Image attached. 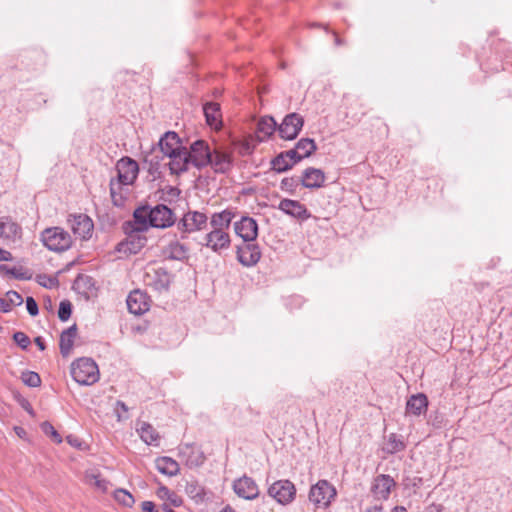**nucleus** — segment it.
<instances>
[{"label": "nucleus", "instance_id": "obj_62", "mask_svg": "<svg viewBox=\"0 0 512 512\" xmlns=\"http://www.w3.org/2000/svg\"><path fill=\"white\" fill-rule=\"evenodd\" d=\"M243 150L245 151V153H251L253 150V147H251L248 143H246L243 145Z\"/></svg>", "mask_w": 512, "mask_h": 512}, {"label": "nucleus", "instance_id": "obj_58", "mask_svg": "<svg viewBox=\"0 0 512 512\" xmlns=\"http://www.w3.org/2000/svg\"><path fill=\"white\" fill-rule=\"evenodd\" d=\"M365 512H382L381 506H374L369 509H367Z\"/></svg>", "mask_w": 512, "mask_h": 512}, {"label": "nucleus", "instance_id": "obj_11", "mask_svg": "<svg viewBox=\"0 0 512 512\" xmlns=\"http://www.w3.org/2000/svg\"><path fill=\"white\" fill-rule=\"evenodd\" d=\"M236 253L238 261L245 267L255 266L261 258L260 248L253 242H245L238 246Z\"/></svg>", "mask_w": 512, "mask_h": 512}, {"label": "nucleus", "instance_id": "obj_14", "mask_svg": "<svg viewBox=\"0 0 512 512\" xmlns=\"http://www.w3.org/2000/svg\"><path fill=\"white\" fill-rule=\"evenodd\" d=\"M169 162L165 164V166L169 167L170 173L179 175L189 170V167L192 166L190 159L188 148L183 146L177 152L169 155Z\"/></svg>", "mask_w": 512, "mask_h": 512}, {"label": "nucleus", "instance_id": "obj_42", "mask_svg": "<svg viewBox=\"0 0 512 512\" xmlns=\"http://www.w3.org/2000/svg\"><path fill=\"white\" fill-rule=\"evenodd\" d=\"M157 496L162 500H168L173 506L179 507L182 504L181 498L166 486H160L156 492Z\"/></svg>", "mask_w": 512, "mask_h": 512}, {"label": "nucleus", "instance_id": "obj_31", "mask_svg": "<svg viewBox=\"0 0 512 512\" xmlns=\"http://www.w3.org/2000/svg\"><path fill=\"white\" fill-rule=\"evenodd\" d=\"M136 431L146 444L157 445L160 436L151 424L147 422H138L136 424Z\"/></svg>", "mask_w": 512, "mask_h": 512}, {"label": "nucleus", "instance_id": "obj_53", "mask_svg": "<svg viewBox=\"0 0 512 512\" xmlns=\"http://www.w3.org/2000/svg\"><path fill=\"white\" fill-rule=\"evenodd\" d=\"M116 413H117V416H118V420H121L122 418H127L126 416H123L121 412L123 413H127L128 412V407L127 405L122 402V401H117L116 402Z\"/></svg>", "mask_w": 512, "mask_h": 512}, {"label": "nucleus", "instance_id": "obj_3", "mask_svg": "<svg viewBox=\"0 0 512 512\" xmlns=\"http://www.w3.org/2000/svg\"><path fill=\"white\" fill-rule=\"evenodd\" d=\"M208 217L199 211H188L177 223V229L184 239L187 234L201 231L207 226Z\"/></svg>", "mask_w": 512, "mask_h": 512}, {"label": "nucleus", "instance_id": "obj_57", "mask_svg": "<svg viewBox=\"0 0 512 512\" xmlns=\"http://www.w3.org/2000/svg\"><path fill=\"white\" fill-rule=\"evenodd\" d=\"M35 343H36V345L38 346V348L40 350H44L45 349V343H44V341L42 340L41 337H36L35 338Z\"/></svg>", "mask_w": 512, "mask_h": 512}, {"label": "nucleus", "instance_id": "obj_7", "mask_svg": "<svg viewBox=\"0 0 512 512\" xmlns=\"http://www.w3.org/2000/svg\"><path fill=\"white\" fill-rule=\"evenodd\" d=\"M304 125V119L297 113L286 115L282 123L278 126V132L281 138L285 140L295 139Z\"/></svg>", "mask_w": 512, "mask_h": 512}, {"label": "nucleus", "instance_id": "obj_9", "mask_svg": "<svg viewBox=\"0 0 512 512\" xmlns=\"http://www.w3.org/2000/svg\"><path fill=\"white\" fill-rule=\"evenodd\" d=\"M151 219V209L147 206L137 208L133 213V221H128L124 225L126 233H142L148 230Z\"/></svg>", "mask_w": 512, "mask_h": 512}, {"label": "nucleus", "instance_id": "obj_44", "mask_svg": "<svg viewBox=\"0 0 512 512\" xmlns=\"http://www.w3.org/2000/svg\"><path fill=\"white\" fill-rule=\"evenodd\" d=\"M114 499L124 507H132L135 502L134 497L125 489H117L114 492Z\"/></svg>", "mask_w": 512, "mask_h": 512}, {"label": "nucleus", "instance_id": "obj_56", "mask_svg": "<svg viewBox=\"0 0 512 512\" xmlns=\"http://www.w3.org/2000/svg\"><path fill=\"white\" fill-rule=\"evenodd\" d=\"M12 259L13 256L9 251L0 248V261H11Z\"/></svg>", "mask_w": 512, "mask_h": 512}, {"label": "nucleus", "instance_id": "obj_18", "mask_svg": "<svg viewBox=\"0 0 512 512\" xmlns=\"http://www.w3.org/2000/svg\"><path fill=\"white\" fill-rule=\"evenodd\" d=\"M233 490L239 497L246 500H253L259 496L258 485L248 476H243L235 480Z\"/></svg>", "mask_w": 512, "mask_h": 512}, {"label": "nucleus", "instance_id": "obj_52", "mask_svg": "<svg viewBox=\"0 0 512 512\" xmlns=\"http://www.w3.org/2000/svg\"><path fill=\"white\" fill-rule=\"evenodd\" d=\"M282 153L287 159L293 161V165H295L296 163H298L299 161L302 160V158L299 154V150H297L296 148L290 149V150L282 152Z\"/></svg>", "mask_w": 512, "mask_h": 512}, {"label": "nucleus", "instance_id": "obj_28", "mask_svg": "<svg viewBox=\"0 0 512 512\" xmlns=\"http://www.w3.org/2000/svg\"><path fill=\"white\" fill-rule=\"evenodd\" d=\"M428 406V399L426 395L419 393L412 395L406 403V413L414 416H420L426 412Z\"/></svg>", "mask_w": 512, "mask_h": 512}, {"label": "nucleus", "instance_id": "obj_5", "mask_svg": "<svg viewBox=\"0 0 512 512\" xmlns=\"http://www.w3.org/2000/svg\"><path fill=\"white\" fill-rule=\"evenodd\" d=\"M211 151L206 141L196 140L193 142L188 149L191 165L199 170L207 167L210 162Z\"/></svg>", "mask_w": 512, "mask_h": 512}, {"label": "nucleus", "instance_id": "obj_35", "mask_svg": "<svg viewBox=\"0 0 512 512\" xmlns=\"http://www.w3.org/2000/svg\"><path fill=\"white\" fill-rule=\"evenodd\" d=\"M156 468L160 473L170 477L177 475L180 470L178 462L170 457L157 458Z\"/></svg>", "mask_w": 512, "mask_h": 512}, {"label": "nucleus", "instance_id": "obj_40", "mask_svg": "<svg viewBox=\"0 0 512 512\" xmlns=\"http://www.w3.org/2000/svg\"><path fill=\"white\" fill-rule=\"evenodd\" d=\"M186 492L190 496V498L195 500L197 503L203 502L206 498L205 489L202 486H200L197 482L187 483Z\"/></svg>", "mask_w": 512, "mask_h": 512}, {"label": "nucleus", "instance_id": "obj_51", "mask_svg": "<svg viewBox=\"0 0 512 512\" xmlns=\"http://www.w3.org/2000/svg\"><path fill=\"white\" fill-rule=\"evenodd\" d=\"M26 309L31 316H36L38 314V304L33 297H28L26 299Z\"/></svg>", "mask_w": 512, "mask_h": 512}, {"label": "nucleus", "instance_id": "obj_38", "mask_svg": "<svg viewBox=\"0 0 512 512\" xmlns=\"http://www.w3.org/2000/svg\"><path fill=\"white\" fill-rule=\"evenodd\" d=\"M295 148L299 150V154L302 159L311 156L317 149L316 143L313 139L302 138L300 139Z\"/></svg>", "mask_w": 512, "mask_h": 512}, {"label": "nucleus", "instance_id": "obj_50", "mask_svg": "<svg viewBox=\"0 0 512 512\" xmlns=\"http://www.w3.org/2000/svg\"><path fill=\"white\" fill-rule=\"evenodd\" d=\"M299 180H296L295 178H284L281 181V189L285 191H293L294 188L297 186Z\"/></svg>", "mask_w": 512, "mask_h": 512}, {"label": "nucleus", "instance_id": "obj_16", "mask_svg": "<svg viewBox=\"0 0 512 512\" xmlns=\"http://www.w3.org/2000/svg\"><path fill=\"white\" fill-rule=\"evenodd\" d=\"M234 230L244 242H253L258 236V224L249 216H243L239 221H236Z\"/></svg>", "mask_w": 512, "mask_h": 512}, {"label": "nucleus", "instance_id": "obj_61", "mask_svg": "<svg viewBox=\"0 0 512 512\" xmlns=\"http://www.w3.org/2000/svg\"><path fill=\"white\" fill-rule=\"evenodd\" d=\"M333 35H334V42H335V45L337 46H340L343 44V41L337 36V34L335 32H333Z\"/></svg>", "mask_w": 512, "mask_h": 512}, {"label": "nucleus", "instance_id": "obj_22", "mask_svg": "<svg viewBox=\"0 0 512 512\" xmlns=\"http://www.w3.org/2000/svg\"><path fill=\"white\" fill-rule=\"evenodd\" d=\"M233 160L231 153L214 149L211 151L209 165L215 173H227L232 168Z\"/></svg>", "mask_w": 512, "mask_h": 512}, {"label": "nucleus", "instance_id": "obj_25", "mask_svg": "<svg viewBox=\"0 0 512 512\" xmlns=\"http://www.w3.org/2000/svg\"><path fill=\"white\" fill-rule=\"evenodd\" d=\"M126 302L129 312L135 315H141L149 309L148 296L140 290L130 292Z\"/></svg>", "mask_w": 512, "mask_h": 512}, {"label": "nucleus", "instance_id": "obj_37", "mask_svg": "<svg viewBox=\"0 0 512 512\" xmlns=\"http://www.w3.org/2000/svg\"><path fill=\"white\" fill-rule=\"evenodd\" d=\"M0 273L9 275L18 280H30L32 273L23 267H9L8 265H0Z\"/></svg>", "mask_w": 512, "mask_h": 512}, {"label": "nucleus", "instance_id": "obj_39", "mask_svg": "<svg viewBox=\"0 0 512 512\" xmlns=\"http://www.w3.org/2000/svg\"><path fill=\"white\" fill-rule=\"evenodd\" d=\"M163 160L159 157L154 150L149 156L146 157L145 163L148 164V172L154 179L159 178L161 175L160 161Z\"/></svg>", "mask_w": 512, "mask_h": 512}, {"label": "nucleus", "instance_id": "obj_64", "mask_svg": "<svg viewBox=\"0 0 512 512\" xmlns=\"http://www.w3.org/2000/svg\"><path fill=\"white\" fill-rule=\"evenodd\" d=\"M220 512H235L233 508H231L230 506H226L225 508H223Z\"/></svg>", "mask_w": 512, "mask_h": 512}, {"label": "nucleus", "instance_id": "obj_1", "mask_svg": "<svg viewBox=\"0 0 512 512\" xmlns=\"http://www.w3.org/2000/svg\"><path fill=\"white\" fill-rule=\"evenodd\" d=\"M71 376L80 385H92L99 380V369L91 358H79L71 364Z\"/></svg>", "mask_w": 512, "mask_h": 512}, {"label": "nucleus", "instance_id": "obj_47", "mask_svg": "<svg viewBox=\"0 0 512 512\" xmlns=\"http://www.w3.org/2000/svg\"><path fill=\"white\" fill-rule=\"evenodd\" d=\"M72 313V304L68 300H63L59 304L58 317L61 321H67Z\"/></svg>", "mask_w": 512, "mask_h": 512}, {"label": "nucleus", "instance_id": "obj_55", "mask_svg": "<svg viewBox=\"0 0 512 512\" xmlns=\"http://www.w3.org/2000/svg\"><path fill=\"white\" fill-rule=\"evenodd\" d=\"M11 310V304H9L7 298H0V311L7 313Z\"/></svg>", "mask_w": 512, "mask_h": 512}, {"label": "nucleus", "instance_id": "obj_48", "mask_svg": "<svg viewBox=\"0 0 512 512\" xmlns=\"http://www.w3.org/2000/svg\"><path fill=\"white\" fill-rule=\"evenodd\" d=\"M13 340L19 347L24 350L27 349L31 343L30 338L25 333L20 331L13 334Z\"/></svg>", "mask_w": 512, "mask_h": 512}, {"label": "nucleus", "instance_id": "obj_6", "mask_svg": "<svg viewBox=\"0 0 512 512\" xmlns=\"http://www.w3.org/2000/svg\"><path fill=\"white\" fill-rule=\"evenodd\" d=\"M116 170L117 178L115 180L130 186L135 182L138 176L139 166L135 160L124 157L117 162Z\"/></svg>", "mask_w": 512, "mask_h": 512}, {"label": "nucleus", "instance_id": "obj_34", "mask_svg": "<svg viewBox=\"0 0 512 512\" xmlns=\"http://www.w3.org/2000/svg\"><path fill=\"white\" fill-rule=\"evenodd\" d=\"M76 335H77L76 325H73V326L67 328L66 330H64L61 333L59 346H60V352L64 357H66L70 354Z\"/></svg>", "mask_w": 512, "mask_h": 512}, {"label": "nucleus", "instance_id": "obj_10", "mask_svg": "<svg viewBox=\"0 0 512 512\" xmlns=\"http://www.w3.org/2000/svg\"><path fill=\"white\" fill-rule=\"evenodd\" d=\"M151 209L150 225L155 228H167L175 223L173 211L164 204H158Z\"/></svg>", "mask_w": 512, "mask_h": 512}, {"label": "nucleus", "instance_id": "obj_60", "mask_svg": "<svg viewBox=\"0 0 512 512\" xmlns=\"http://www.w3.org/2000/svg\"><path fill=\"white\" fill-rule=\"evenodd\" d=\"M392 512H407V510L404 506H395L392 509Z\"/></svg>", "mask_w": 512, "mask_h": 512}, {"label": "nucleus", "instance_id": "obj_45", "mask_svg": "<svg viewBox=\"0 0 512 512\" xmlns=\"http://www.w3.org/2000/svg\"><path fill=\"white\" fill-rule=\"evenodd\" d=\"M22 382L29 387H39L41 385V378L38 373L33 371H23L21 374Z\"/></svg>", "mask_w": 512, "mask_h": 512}, {"label": "nucleus", "instance_id": "obj_54", "mask_svg": "<svg viewBox=\"0 0 512 512\" xmlns=\"http://www.w3.org/2000/svg\"><path fill=\"white\" fill-rule=\"evenodd\" d=\"M142 510L144 512H158L153 502L144 501L142 502Z\"/></svg>", "mask_w": 512, "mask_h": 512}, {"label": "nucleus", "instance_id": "obj_32", "mask_svg": "<svg viewBox=\"0 0 512 512\" xmlns=\"http://www.w3.org/2000/svg\"><path fill=\"white\" fill-rule=\"evenodd\" d=\"M129 189L127 185L111 179L110 181V195L115 206H122L128 195Z\"/></svg>", "mask_w": 512, "mask_h": 512}, {"label": "nucleus", "instance_id": "obj_36", "mask_svg": "<svg viewBox=\"0 0 512 512\" xmlns=\"http://www.w3.org/2000/svg\"><path fill=\"white\" fill-rule=\"evenodd\" d=\"M206 122L209 126L217 128L221 123L220 105L214 102H208L203 107Z\"/></svg>", "mask_w": 512, "mask_h": 512}, {"label": "nucleus", "instance_id": "obj_23", "mask_svg": "<svg viewBox=\"0 0 512 512\" xmlns=\"http://www.w3.org/2000/svg\"><path fill=\"white\" fill-rule=\"evenodd\" d=\"M159 152L162 153V159L177 152L183 147L181 140L176 132H166L158 142Z\"/></svg>", "mask_w": 512, "mask_h": 512}, {"label": "nucleus", "instance_id": "obj_33", "mask_svg": "<svg viewBox=\"0 0 512 512\" xmlns=\"http://www.w3.org/2000/svg\"><path fill=\"white\" fill-rule=\"evenodd\" d=\"M406 448V444L401 435L395 433L389 434L382 446V451L386 454H395L403 451Z\"/></svg>", "mask_w": 512, "mask_h": 512}, {"label": "nucleus", "instance_id": "obj_24", "mask_svg": "<svg viewBox=\"0 0 512 512\" xmlns=\"http://www.w3.org/2000/svg\"><path fill=\"white\" fill-rule=\"evenodd\" d=\"M22 236L21 226L9 216L0 218V237L15 242Z\"/></svg>", "mask_w": 512, "mask_h": 512}, {"label": "nucleus", "instance_id": "obj_15", "mask_svg": "<svg viewBox=\"0 0 512 512\" xmlns=\"http://www.w3.org/2000/svg\"><path fill=\"white\" fill-rule=\"evenodd\" d=\"M231 240L227 231L211 230L204 238L202 245L210 248L213 252L219 253L221 250L228 249Z\"/></svg>", "mask_w": 512, "mask_h": 512}, {"label": "nucleus", "instance_id": "obj_59", "mask_svg": "<svg viewBox=\"0 0 512 512\" xmlns=\"http://www.w3.org/2000/svg\"><path fill=\"white\" fill-rule=\"evenodd\" d=\"M67 441L72 445V446H78L79 443H78V440L77 439H73L72 436H68L67 437Z\"/></svg>", "mask_w": 512, "mask_h": 512}, {"label": "nucleus", "instance_id": "obj_26", "mask_svg": "<svg viewBox=\"0 0 512 512\" xmlns=\"http://www.w3.org/2000/svg\"><path fill=\"white\" fill-rule=\"evenodd\" d=\"M299 181L306 188H320L325 182V174L321 169L309 167L304 170L303 175Z\"/></svg>", "mask_w": 512, "mask_h": 512}, {"label": "nucleus", "instance_id": "obj_46", "mask_svg": "<svg viewBox=\"0 0 512 512\" xmlns=\"http://www.w3.org/2000/svg\"><path fill=\"white\" fill-rule=\"evenodd\" d=\"M41 430L43 431L44 434H46L47 436H50L51 439L55 443L60 444L62 442V437L55 430V428L53 427V425L50 422H47V421L43 422L41 424Z\"/></svg>", "mask_w": 512, "mask_h": 512}, {"label": "nucleus", "instance_id": "obj_49", "mask_svg": "<svg viewBox=\"0 0 512 512\" xmlns=\"http://www.w3.org/2000/svg\"><path fill=\"white\" fill-rule=\"evenodd\" d=\"M6 298L9 302V304H11V308L13 306H20L23 303L22 296L18 292L13 291V290L8 291L6 293Z\"/></svg>", "mask_w": 512, "mask_h": 512}, {"label": "nucleus", "instance_id": "obj_27", "mask_svg": "<svg viewBox=\"0 0 512 512\" xmlns=\"http://www.w3.org/2000/svg\"><path fill=\"white\" fill-rule=\"evenodd\" d=\"M234 217L235 213L229 209L212 214L210 218L211 230L227 231Z\"/></svg>", "mask_w": 512, "mask_h": 512}, {"label": "nucleus", "instance_id": "obj_20", "mask_svg": "<svg viewBox=\"0 0 512 512\" xmlns=\"http://www.w3.org/2000/svg\"><path fill=\"white\" fill-rule=\"evenodd\" d=\"M278 209L301 221L307 220L311 217V214L305 205L297 200L282 199L278 205Z\"/></svg>", "mask_w": 512, "mask_h": 512}, {"label": "nucleus", "instance_id": "obj_21", "mask_svg": "<svg viewBox=\"0 0 512 512\" xmlns=\"http://www.w3.org/2000/svg\"><path fill=\"white\" fill-rule=\"evenodd\" d=\"M127 234V238L117 244L116 251L125 255L137 254L144 247L147 239L135 232Z\"/></svg>", "mask_w": 512, "mask_h": 512}, {"label": "nucleus", "instance_id": "obj_13", "mask_svg": "<svg viewBox=\"0 0 512 512\" xmlns=\"http://www.w3.org/2000/svg\"><path fill=\"white\" fill-rule=\"evenodd\" d=\"M179 458L189 468L201 466L205 461L204 453L194 444H184L179 447Z\"/></svg>", "mask_w": 512, "mask_h": 512}, {"label": "nucleus", "instance_id": "obj_4", "mask_svg": "<svg viewBox=\"0 0 512 512\" xmlns=\"http://www.w3.org/2000/svg\"><path fill=\"white\" fill-rule=\"evenodd\" d=\"M335 496L336 489L327 480H319L309 492V500L322 507H328Z\"/></svg>", "mask_w": 512, "mask_h": 512}, {"label": "nucleus", "instance_id": "obj_63", "mask_svg": "<svg viewBox=\"0 0 512 512\" xmlns=\"http://www.w3.org/2000/svg\"><path fill=\"white\" fill-rule=\"evenodd\" d=\"M163 512H175L173 509H171L168 505L164 504L162 507Z\"/></svg>", "mask_w": 512, "mask_h": 512}, {"label": "nucleus", "instance_id": "obj_30", "mask_svg": "<svg viewBox=\"0 0 512 512\" xmlns=\"http://www.w3.org/2000/svg\"><path fill=\"white\" fill-rule=\"evenodd\" d=\"M276 129H278V125L272 117H262L257 124L256 136L260 142L265 141Z\"/></svg>", "mask_w": 512, "mask_h": 512}, {"label": "nucleus", "instance_id": "obj_29", "mask_svg": "<svg viewBox=\"0 0 512 512\" xmlns=\"http://www.w3.org/2000/svg\"><path fill=\"white\" fill-rule=\"evenodd\" d=\"M163 255L170 260L184 261L188 258V248L178 241H171L164 247Z\"/></svg>", "mask_w": 512, "mask_h": 512}, {"label": "nucleus", "instance_id": "obj_2", "mask_svg": "<svg viewBox=\"0 0 512 512\" xmlns=\"http://www.w3.org/2000/svg\"><path fill=\"white\" fill-rule=\"evenodd\" d=\"M40 240L47 249L54 252L66 251L72 245L71 235L61 227L46 228Z\"/></svg>", "mask_w": 512, "mask_h": 512}, {"label": "nucleus", "instance_id": "obj_12", "mask_svg": "<svg viewBox=\"0 0 512 512\" xmlns=\"http://www.w3.org/2000/svg\"><path fill=\"white\" fill-rule=\"evenodd\" d=\"M172 281V275L164 268L147 271L145 282L157 291H167Z\"/></svg>", "mask_w": 512, "mask_h": 512}, {"label": "nucleus", "instance_id": "obj_41", "mask_svg": "<svg viewBox=\"0 0 512 512\" xmlns=\"http://www.w3.org/2000/svg\"><path fill=\"white\" fill-rule=\"evenodd\" d=\"M85 481L87 484L94 486L96 489L103 493L108 490L109 482L101 478L99 474L87 472L85 475Z\"/></svg>", "mask_w": 512, "mask_h": 512}, {"label": "nucleus", "instance_id": "obj_8", "mask_svg": "<svg viewBox=\"0 0 512 512\" xmlns=\"http://www.w3.org/2000/svg\"><path fill=\"white\" fill-rule=\"evenodd\" d=\"M296 489L289 480H278L268 489V494L280 504L290 503L295 496Z\"/></svg>", "mask_w": 512, "mask_h": 512}, {"label": "nucleus", "instance_id": "obj_19", "mask_svg": "<svg viewBox=\"0 0 512 512\" xmlns=\"http://www.w3.org/2000/svg\"><path fill=\"white\" fill-rule=\"evenodd\" d=\"M73 233L81 239L91 237L93 230L92 220L85 214L71 215L68 219Z\"/></svg>", "mask_w": 512, "mask_h": 512}, {"label": "nucleus", "instance_id": "obj_17", "mask_svg": "<svg viewBox=\"0 0 512 512\" xmlns=\"http://www.w3.org/2000/svg\"><path fill=\"white\" fill-rule=\"evenodd\" d=\"M396 486L394 479L387 474H380L374 478L371 486V492L374 498L378 500H387L392 488Z\"/></svg>", "mask_w": 512, "mask_h": 512}, {"label": "nucleus", "instance_id": "obj_43", "mask_svg": "<svg viewBox=\"0 0 512 512\" xmlns=\"http://www.w3.org/2000/svg\"><path fill=\"white\" fill-rule=\"evenodd\" d=\"M272 164V168L281 173V172H285L287 170H289L290 168L293 167V161L287 159L283 153H280L279 155H277L271 162Z\"/></svg>", "mask_w": 512, "mask_h": 512}]
</instances>
